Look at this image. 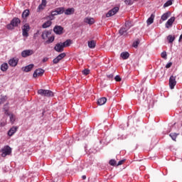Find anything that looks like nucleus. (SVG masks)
<instances>
[{"label":"nucleus","mask_w":182,"mask_h":182,"mask_svg":"<svg viewBox=\"0 0 182 182\" xmlns=\"http://www.w3.org/2000/svg\"><path fill=\"white\" fill-rule=\"evenodd\" d=\"M7 99L8 98H6V97H2L1 98H0V105L5 103L6 100H7Z\"/></svg>","instance_id":"39"},{"label":"nucleus","mask_w":182,"mask_h":182,"mask_svg":"<svg viewBox=\"0 0 182 182\" xmlns=\"http://www.w3.org/2000/svg\"><path fill=\"white\" fill-rule=\"evenodd\" d=\"M161 56L163 59H167V53L166 51L162 52Z\"/></svg>","instance_id":"40"},{"label":"nucleus","mask_w":182,"mask_h":182,"mask_svg":"<svg viewBox=\"0 0 182 182\" xmlns=\"http://www.w3.org/2000/svg\"><path fill=\"white\" fill-rule=\"evenodd\" d=\"M174 21H176V17H171V18H169L165 24L166 28L168 29L170 26H173V23H174Z\"/></svg>","instance_id":"11"},{"label":"nucleus","mask_w":182,"mask_h":182,"mask_svg":"<svg viewBox=\"0 0 182 182\" xmlns=\"http://www.w3.org/2000/svg\"><path fill=\"white\" fill-rule=\"evenodd\" d=\"M59 62H60L57 58H54L53 60V63H54L55 65L59 63Z\"/></svg>","instance_id":"44"},{"label":"nucleus","mask_w":182,"mask_h":182,"mask_svg":"<svg viewBox=\"0 0 182 182\" xmlns=\"http://www.w3.org/2000/svg\"><path fill=\"white\" fill-rule=\"evenodd\" d=\"M1 156L2 157H6V156H9V154H11V153H12V149H11V147H9V146H4L2 149H1Z\"/></svg>","instance_id":"3"},{"label":"nucleus","mask_w":182,"mask_h":182,"mask_svg":"<svg viewBox=\"0 0 182 182\" xmlns=\"http://www.w3.org/2000/svg\"><path fill=\"white\" fill-rule=\"evenodd\" d=\"M133 26V24H132V21H126L125 23V28L130 29Z\"/></svg>","instance_id":"34"},{"label":"nucleus","mask_w":182,"mask_h":182,"mask_svg":"<svg viewBox=\"0 0 182 182\" xmlns=\"http://www.w3.org/2000/svg\"><path fill=\"white\" fill-rule=\"evenodd\" d=\"M29 14H30L29 10L26 9V10L23 12V14H22V18H23V19H25V18H28V16H29Z\"/></svg>","instance_id":"30"},{"label":"nucleus","mask_w":182,"mask_h":182,"mask_svg":"<svg viewBox=\"0 0 182 182\" xmlns=\"http://www.w3.org/2000/svg\"><path fill=\"white\" fill-rule=\"evenodd\" d=\"M50 25H52V21H48L46 23H44L42 26L43 28H49Z\"/></svg>","instance_id":"32"},{"label":"nucleus","mask_w":182,"mask_h":182,"mask_svg":"<svg viewBox=\"0 0 182 182\" xmlns=\"http://www.w3.org/2000/svg\"><path fill=\"white\" fill-rule=\"evenodd\" d=\"M173 65V63H168L166 65V69H169V68H171V65Z\"/></svg>","instance_id":"46"},{"label":"nucleus","mask_w":182,"mask_h":182,"mask_svg":"<svg viewBox=\"0 0 182 182\" xmlns=\"http://www.w3.org/2000/svg\"><path fill=\"white\" fill-rule=\"evenodd\" d=\"M167 39H168L169 43H173V42H174V41L176 39V37H174L171 35H169V36H168Z\"/></svg>","instance_id":"31"},{"label":"nucleus","mask_w":182,"mask_h":182,"mask_svg":"<svg viewBox=\"0 0 182 182\" xmlns=\"http://www.w3.org/2000/svg\"><path fill=\"white\" fill-rule=\"evenodd\" d=\"M1 126H5V124H1Z\"/></svg>","instance_id":"51"},{"label":"nucleus","mask_w":182,"mask_h":182,"mask_svg":"<svg viewBox=\"0 0 182 182\" xmlns=\"http://www.w3.org/2000/svg\"><path fill=\"white\" fill-rule=\"evenodd\" d=\"M21 23V19L19 18H14L11 23L6 26L7 29H13L14 28L18 26Z\"/></svg>","instance_id":"2"},{"label":"nucleus","mask_w":182,"mask_h":182,"mask_svg":"<svg viewBox=\"0 0 182 182\" xmlns=\"http://www.w3.org/2000/svg\"><path fill=\"white\" fill-rule=\"evenodd\" d=\"M45 73V70L42 68H38L35 70L33 74V77H38V76H42Z\"/></svg>","instance_id":"9"},{"label":"nucleus","mask_w":182,"mask_h":182,"mask_svg":"<svg viewBox=\"0 0 182 182\" xmlns=\"http://www.w3.org/2000/svg\"><path fill=\"white\" fill-rule=\"evenodd\" d=\"M114 80L116 82H122V77H120L119 75H117L115 77H114Z\"/></svg>","instance_id":"43"},{"label":"nucleus","mask_w":182,"mask_h":182,"mask_svg":"<svg viewBox=\"0 0 182 182\" xmlns=\"http://www.w3.org/2000/svg\"><path fill=\"white\" fill-rule=\"evenodd\" d=\"M18 60L16 58H11L9 60V65L12 68H15L18 65Z\"/></svg>","instance_id":"13"},{"label":"nucleus","mask_w":182,"mask_h":182,"mask_svg":"<svg viewBox=\"0 0 182 182\" xmlns=\"http://www.w3.org/2000/svg\"><path fill=\"white\" fill-rule=\"evenodd\" d=\"M84 22L88 23V25H93L95 23V18L87 17L85 18Z\"/></svg>","instance_id":"18"},{"label":"nucleus","mask_w":182,"mask_h":182,"mask_svg":"<svg viewBox=\"0 0 182 182\" xmlns=\"http://www.w3.org/2000/svg\"><path fill=\"white\" fill-rule=\"evenodd\" d=\"M55 11H57V14H58V15H62V14L65 13V7L57 8Z\"/></svg>","instance_id":"27"},{"label":"nucleus","mask_w":182,"mask_h":182,"mask_svg":"<svg viewBox=\"0 0 182 182\" xmlns=\"http://www.w3.org/2000/svg\"><path fill=\"white\" fill-rule=\"evenodd\" d=\"M125 3L127 4V1H125Z\"/></svg>","instance_id":"50"},{"label":"nucleus","mask_w":182,"mask_h":182,"mask_svg":"<svg viewBox=\"0 0 182 182\" xmlns=\"http://www.w3.org/2000/svg\"><path fill=\"white\" fill-rule=\"evenodd\" d=\"M62 43H63V46H64V48H68V46H70V44L72 43V41L68 39Z\"/></svg>","instance_id":"29"},{"label":"nucleus","mask_w":182,"mask_h":182,"mask_svg":"<svg viewBox=\"0 0 182 182\" xmlns=\"http://www.w3.org/2000/svg\"><path fill=\"white\" fill-rule=\"evenodd\" d=\"M33 64H30L27 66H26L25 68H23V70L24 72H31L32 70V69H33Z\"/></svg>","instance_id":"21"},{"label":"nucleus","mask_w":182,"mask_h":182,"mask_svg":"<svg viewBox=\"0 0 182 182\" xmlns=\"http://www.w3.org/2000/svg\"><path fill=\"white\" fill-rule=\"evenodd\" d=\"M171 5H173V1H171V0H168L164 4V7L167 8V6H170Z\"/></svg>","instance_id":"36"},{"label":"nucleus","mask_w":182,"mask_h":182,"mask_svg":"<svg viewBox=\"0 0 182 182\" xmlns=\"http://www.w3.org/2000/svg\"><path fill=\"white\" fill-rule=\"evenodd\" d=\"M154 14H151V16L147 19L146 23L147 25H151L153 22H154Z\"/></svg>","instance_id":"23"},{"label":"nucleus","mask_w":182,"mask_h":182,"mask_svg":"<svg viewBox=\"0 0 182 182\" xmlns=\"http://www.w3.org/2000/svg\"><path fill=\"white\" fill-rule=\"evenodd\" d=\"M56 15H58L57 10L53 11H51V15L49 16V19H50V21H53V19H54L53 16H56Z\"/></svg>","instance_id":"28"},{"label":"nucleus","mask_w":182,"mask_h":182,"mask_svg":"<svg viewBox=\"0 0 182 182\" xmlns=\"http://www.w3.org/2000/svg\"><path fill=\"white\" fill-rule=\"evenodd\" d=\"M177 81H176V76L171 75L169 78V87L171 89H174Z\"/></svg>","instance_id":"5"},{"label":"nucleus","mask_w":182,"mask_h":182,"mask_svg":"<svg viewBox=\"0 0 182 182\" xmlns=\"http://www.w3.org/2000/svg\"><path fill=\"white\" fill-rule=\"evenodd\" d=\"M107 76L109 79H113L114 75L113 74H108Z\"/></svg>","instance_id":"47"},{"label":"nucleus","mask_w":182,"mask_h":182,"mask_svg":"<svg viewBox=\"0 0 182 182\" xmlns=\"http://www.w3.org/2000/svg\"><path fill=\"white\" fill-rule=\"evenodd\" d=\"M117 12H119V7H117V6L114 7L113 9L109 10L108 11V13H107L106 17L107 18H110V16H113L116 15V14H117Z\"/></svg>","instance_id":"4"},{"label":"nucleus","mask_w":182,"mask_h":182,"mask_svg":"<svg viewBox=\"0 0 182 182\" xmlns=\"http://www.w3.org/2000/svg\"><path fill=\"white\" fill-rule=\"evenodd\" d=\"M37 93L44 97H53L54 96L53 92L48 90L40 89L38 90Z\"/></svg>","instance_id":"1"},{"label":"nucleus","mask_w":182,"mask_h":182,"mask_svg":"<svg viewBox=\"0 0 182 182\" xmlns=\"http://www.w3.org/2000/svg\"><path fill=\"white\" fill-rule=\"evenodd\" d=\"M8 68H9L8 63H4L1 64V70L2 72H6V70H8Z\"/></svg>","instance_id":"26"},{"label":"nucleus","mask_w":182,"mask_h":182,"mask_svg":"<svg viewBox=\"0 0 182 182\" xmlns=\"http://www.w3.org/2000/svg\"><path fill=\"white\" fill-rule=\"evenodd\" d=\"M170 15H171V13H170V11H168L161 16V19L162 21H167V19L170 18Z\"/></svg>","instance_id":"19"},{"label":"nucleus","mask_w":182,"mask_h":182,"mask_svg":"<svg viewBox=\"0 0 182 182\" xmlns=\"http://www.w3.org/2000/svg\"><path fill=\"white\" fill-rule=\"evenodd\" d=\"M65 56H66V53H62L59 54L56 58L60 61V60H62V59H63V58H65Z\"/></svg>","instance_id":"33"},{"label":"nucleus","mask_w":182,"mask_h":182,"mask_svg":"<svg viewBox=\"0 0 182 182\" xmlns=\"http://www.w3.org/2000/svg\"><path fill=\"white\" fill-rule=\"evenodd\" d=\"M64 49L65 47L63 46V44L62 43H57L54 47V50H55V52H58L59 53L63 52Z\"/></svg>","instance_id":"8"},{"label":"nucleus","mask_w":182,"mask_h":182,"mask_svg":"<svg viewBox=\"0 0 182 182\" xmlns=\"http://www.w3.org/2000/svg\"><path fill=\"white\" fill-rule=\"evenodd\" d=\"M82 73H83V75H85L86 76V75H89V73H90V70L85 69L84 70H82Z\"/></svg>","instance_id":"41"},{"label":"nucleus","mask_w":182,"mask_h":182,"mask_svg":"<svg viewBox=\"0 0 182 182\" xmlns=\"http://www.w3.org/2000/svg\"><path fill=\"white\" fill-rule=\"evenodd\" d=\"M43 62H48V58H45L43 59Z\"/></svg>","instance_id":"48"},{"label":"nucleus","mask_w":182,"mask_h":182,"mask_svg":"<svg viewBox=\"0 0 182 182\" xmlns=\"http://www.w3.org/2000/svg\"><path fill=\"white\" fill-rule=\"evenodd\" d=\"M53 31L57 35H62V33H63V27L60 26H55L53 28Z\"/></svg>","instance_id":"10"},{"label":"nucleus","mask_w":182,"mask_h":182,"mask_svg":"<svg viewBox=\"0 0 182 182\" xmlns=\"http://www.w3.org/2000/svg\"><path fill=\"white\" fill-rule=\"evenodd\" d=\"M65 15H73L75 14L74 8H68L65 11L64 10Z\"/></svg>","instance_id":"16"},{"label":"nucleus","mask_w":182,"mask_h":182,"mask_svg":"<svg viewBox=\"0 0 182 182\" xmlns=\"http://www.w3.org/2000/svg\"><path fill=\"white\" fill-rule=\"evenodd\" d=\"M129 56H130V54L128 52H123L121 53V58H122L124 60L126 59H129Z\"/></svg>","instance_id":"25"},{"label":"nucleus","mask_w":182,"mask_h":182,"mask_svg":"<svg viewBox=\"0 0 182 182\" xmlns=\"http://www.w3.org/2000/svg\"><path fill=\"white\" fill-rule=\"evenodd\" d=\"M17 130H18V127H11L8 132V136H9L10 137L14 136V134L16 133Z\"/></svg>","instance_id":"15"},{"label":"nucleus","mask_w":182,"mask_h":182,"mask_svg":"<svg viewBox=\"0 0 182 182\" xmlns=\"http://www.w3.org/2000/svg\"><path fill=\"white\" fill-rule=\"evenodd\" d=\"M170 137H171L172 140H173L174 141H176V139H177V136L178 134L176 133H171L169 134Z\"/></svg>","instance_id":"35"},{"label":"nucleus","mask_w":182,"mask_h":182,"mask_svg":"<svg viewBox=\"0 0 182 182\" xmlns=\"http://www.w3.org/2000/svg\"><path fill=\"white\" fill-rule=\"evenodd\" d=\"M140 43V40L137 39L135 42L133 43L134 48H137Z\"/></svg>","instance_id":"38"},{"label":"nucleus","mask_w":182,"mask_h":182,"mask_svg":"<svg viewBox=\"0 0 182 182\" xmlns=\"http://www.w3.org/2000/svg\"><path fill=\"white\" fill-rule=\"evenodd\" d=\"M82 180H86V176H85V175H83V176H82Z\"/></svg>","instance_id":"49"},{"label":"nucleus","mask_w":182,"mask_h":182,"mask_svg":"<svg viewBox=\"0 0 182 182\" xmlns=\"http://www.w3.org/2000/svg\"><path fill=\"white\" fill-rule=\"evenodd\" d=\"M126 161V159H122L121 161H119L118 162V164H117V166H122V164H123V163H124Z\"/></svg>","instance_id":"45"},{"label":"nucleus","mask_w":182,"mask_h":182,"mask_svg":"<svg viewBox=\"0 0 182 182\" xmlns=\"http://www.w3.org/2000/svg\"><path fill=\"white\" fill-rule=\"evenodd\" d=\"M109 163L110 166H117L116 164V160H114V159H111Z\"/></svg>","instance_id":"42"},{"label":"nucleus","mask_w":182,"mask_h":182,"mask_svg":"<svg viewBox=\"0 0 182 182\" xmlns=\"http://www.w3.org/2000/svg\"><path fill=\"white\" fill-rule=\"evenodd\" d=\"M55 41V36H50L48 38V40L46 41L47 43H52Z\"/></svg>","instance_id":"37"},{"label":"nucleus","mask_w":182,"mask_h":182,"mask_svg":"<svg viewBox=\"0 0 182 182\" xmlns=\"http://www.w3.org/2000/svg\"><path fill=\"white\" fill-rule=\"evenodd\" d=\"M46 0H42L41 4L38 6L37 9V11L41 12V11H43L45 9V7L46 6Z\"/></svg>","instance_id":"12"},{"label":"nucleus","mask_w":182,"mask_h":182,"mask_svg":"<svg viewBox=\"0 0 182 182\" xmlns=\"http://www.w3.org/2000/svg\"><path fill=\"white\" fill-rule=\"evenodd\" d=\"M127 31H129V29L127 27H122L119 29V34L127 35Z\"/></svg>","instance_id":"24"},{"label":"nucleus","mask_w":182,"mask_h":182,"mask_svg":"<svg viewBox=\"0 0 182 182\" xmlns=\"http://www.w3.org/2000/svg\"><path fill=\"white\" fill-rule=\"evenodd\" d=\"M30 29L31 27L28 26V24L26 23L23 28V36H26V38H28V36H29L28 32Z\"/></svg>","instance_id":"7"},{"label":"nucleus","mask_w":182,"mask_h":182,"mask_svg":"<svg viewBox=\"0 0 182 182\" xmlns=\"http://www.w3.org/2000/svg\"><path fill=\"white\" fill-rule=\"evenodd\" d=\"M49 35H50V31H43L41 35L42 39H43V40L48 39Z\"/></svg>","instance_id":"22"},{"label":"nucleus","mask_w":182,"mask_h":182,"mask_svg":"<svg viewBox=\"0 0 182 182\" xmlns=\"http://www.w3.org/2000/svg\"><path fill=\"white\" fill-rule=\"evenodd\" d=\"M106 102H107V99L106 97H101V98L98 99L97 105L99 106H103V105H105L106 103Z\"/></svg>","instance_id":"17"},{"label":"nucleus","mask_w":182,"mask_h":182,"mask_svg":"<svg viewBox=\"0 0 182 182\" xmlns=\"http://www.w3.org/2000/svg\"><path fill=\"white\" fill-rule=\"evenodd\" d=\"M88 47L90 49H95L96 48V41L95 40L88 41Z\"/></svg>","instance_id":"20"},{"label":"nucleus","mask_w":182,"mask_h":182,"mask_svg":"<svg viewBox=\"0 0 182 182\" xmlns=\"http://www.w3.org/2000/svg\"><path fill=\"white\" fill-rule=\"evenodd\" d=\"M5 114H7V116H10L11 123L12 124L15 123V120L16 117H15V115H14V114H9V112H8V109H5Z\"/></svg>","instance_id":"14"},{"label":"nucleus","mask_w":182,"mask_h":182,"mask_svg":"<svg viewBox=\"0 0 182 182\" xmlns=\"http://www.w3.org/2000/svg\"><path fill=\"white\" fill-rule=\"evenodd\" d=\"M33 53H35L33 50H24L21 52V56L22 58H28V56H31Z\"/></svg>","instance_id":"6"}]
</instances>
